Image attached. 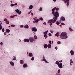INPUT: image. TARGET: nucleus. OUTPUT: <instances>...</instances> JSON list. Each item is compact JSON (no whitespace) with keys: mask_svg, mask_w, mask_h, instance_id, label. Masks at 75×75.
Returning <instances> with one entry per match:
<instances>
[{"mask_svg":"<svg viewBox=\"0 0 75 75\" xmlns=\"http://www.w3.org/2000/svg\"><path fill=\"white\" fill-rule=\"evenodd\" d=\"M40 21V20L39 19H37L35 21H33V23H37L38 22Z\"/></svg>","mask_w":75,"mask_h":75,"instance_id":"obj_13","label":"nucleus"},{"mask_svg":"<svg viewBox=\"0 0 75 75\" xmlns=\"http://www.w3.org/2000/svg\"><path fill=\"white\" fill-rule=\"evenodd\" d=\"M60 22H59V21H57L56 22V24L57 25H59V24H60Z\"/></svg>","mask_w":75,"mask_h":75,"instance_id":"obj_21","label":"nucleus"},{"mask_svg":"<svg viewBox=\"0 0 75 75\" xmlns=\"http://www.w3.org/2000/svg\"><path fill=\"white\" fill-rule=\"evenodd\" d=\"M44 36V37H45V39H46V38H47L48 37V36H47V34H45Z\"/></svg>","mask_w":75,"mask_h":75,"instance_id":"obj_25","label":"nucleus"},{"mask_svg":"<svg viewBox=\"0 0 75 75\" xmlns=\"http://www.w3.org/2000/svg\"><path fill=\"white\" fill-rule=\"evenodd\" d=\"M33 8V6L31 5L29 6V10H31V9H32V8Z\"/></svg>","mask_w":75,"mask_h":75,"instance_id":"obj_15","label":"nucleus"},{"mask_svg":"<svg viewBox=\"0 0 75 75\" xmlns=\"http://www.w3.org/2000/svg\"><path fill=\"white\" fill-rule=\"evenodd\" d=\"M42 10V8H40V11H41Z\"/></svg>","mask_w":75,"mask_h":75,"instance_id":"obj_35","label":"nucleus"},{"mask_svg":"<svg viewBox=\"0 0 75 75\" xmlns=\"http://www.w3.org/2000/svg\"><path fill=\"white\" fill-rule=\"evenodd\" d=\"M56 1L57 0H53V1L54 2H55V1Z\"/></svg>","mask_w":75,"mask_h":75,"instance_id":"obj_62","label":"nucleus"},{"mask_svg":"<svg viewBox=\"0 0 75 75\" xmlns=\"http://www.w3.org/2000/svg\"><path fill=\"white\" fill-rule=\"evenodd\" d=\"M14 57V58L13 59V60H15V59H16V57Z\"/></svg>","mask_w":75,"mask_h":75,"instance_id":"obj_45","label":"nucleus"},{"mask_svg":"<svg viewBox=\"0 0 75 75\" xmlns=\"http://www.w3.org/2000/svg\"><path fill=\"white\" fill-rule=\"evenodd\" d=\"M49 36H51L52 35H51V33H49Z\"/></svg>","mask_w":75,"mask_h":75,"instance_id":"obj_44","label":"nucleus"},{"mask_svg":"<svg viewBox=\"0 0 75 75\" xmlns=\"http://www.w3.org/2000/svg\"><path fill=\"white\" fill-rule=\"evenodd\" d=\"M34 38L36 39H37L38 38L37 36H36V35H34Z\"/></svg>","mask_w":75,"mask_h":75,"instance_id":"obj_30","label":"nucleus"},{"mask_svg":"<svg viewBox=\"0 0 75 75\" xmlns=\"http://www.w3.org/2000/svg\"><path fill=\"white\" fill-rule=\"evenodd\" d=\"M10 63L11 65H12V66H14V63H13V62H10Z\"/></svg>","mask_w":75,"mask_h":75,"instance_id":"obj_16","label":"nucleus"},{"mask_svg":"<svg viewBox=\"0 0 75 75\" xmlns=\"http://www.w3.org/2000/svg\"><path fill=\"white\" fill-rule=\"evenodd\" d=\"M27 67H28V66L27 64L25 63V64L23 65V68H27Z\"/></svg>","mask_w":75,"mask_h":75,"instance_id":"obj_10","label":"nucleus"},{"mask_svg":"<svg viewBox=\"0 0 75 75\" xmlns=\"http://www.w3.org/2000/svg\"><path fill=\"white\" fill-rule=\"evenodd\" d=\"M55 9H56V7H55L53 9H52V12H54V11L55 10Z\"/></svg>","mask_w":75,"mask_h":75,"instance_id":"obj_22","label":"nucleus"},{"mask_svg":"<svg viewBox=\"0 0 75 75\" xmlns=\"http://www.w3.org/2000/svg\"><path fill=\"white\" fill-rule=\"evenodd\" d=\"M7 34V33H6V32H5V33H4V34L5 35H6V34Z\"/></svg>","mask_w":75,"mask_h":75,"instance_id":"obj_54","label":"nucleus"},{"mask_svg":"<svg viewBox=\"0 0 75 75\" xmlns=\"http://www.w3.org/2000/svg\"><path fill=\"white\" fill-rule=\"evenodd\" d=\"M32 31H35V32H37V29L35 27H33L32 28Z\"/></svg>","mask_w":75,"mask_h":75,"instance_id":"obj_6","label":"nucleus"},{"mask_svg":"<svg viewBox=\"0 0 75 75\" xmlns=\"http://www.w3.org/2000/svg\"><path fill=\"white\" fill-rule=\"evenodd\" d=\"M2 28H3V26L1 25H0V30H1L2 29Z\"/></svg>","mask_w":75,"mask_h":75,"instance_id":"obj_32","label":"nucleus"},{"mask_svg":"<svg viewBox=\"0 0 75 75\" xmlns=\"http://www.w3.org/2000/svg\"><path fill=\"white\" fill-rule=\"evenodd\" d=\"M63 1H64L65 4L67 3V6H69V0H62Z\"/></svg>","mask_w":75,"mask_h":75,"instance_id":"obj_4","label":"nucleus"},{"mask_svg":"<svg viewBox=\"0 0 75 75\" xmlns=\"http://www.w3.org/2000/svg\"><path fill=\"white\" fill-rule=\"evenodd\" d=\"M31 59V60H32V61H34V57H32Z\"/></svg>","mask_w":75,"mask_h":75,"instance_id":"obj_36","label":"nucleus"},{"mask_svg":"<svg viewBox=\"0 0 75 75\" xmlns=\"http://www.w3.org/2000/svg\"><path fill=\"white\" fill-rule=\"evenodd\" d=\"M11 18H14V16H10Z\"/></svg>","mask_w":75,"mask_h":75,"instance_id":"obj_39","label":"nucleus"},{"mask_svg":"<svg viewBox=\"0 0 75 75\" xmlns=\"http://www.w3.org/2000/svg\"><path fill=\"white\" fill-rule=\"evenodd\" d=\"M47 45L45 44L44 45V47L46 49L47 48Z\"/></svg>","mask_w":75,"mask_h":75,"instance_id":"obj_26","label":"nucleus"},{"mask_svg":"<svg viewBox=\"0 0 75 75\" xmlns=\"http://www.w3.org/2000/svg\"><path fill=\"white\" fill-rule=\"evenodd\" d=\"M24 42H30V40L29 39H24Z\"/></svg>","mask_w":75,"mask_h":75,"instance_id":"obj_12","label":"nucleus"},{"mask_svg":"<svg viewBox=\"0 0 75 75\" xmlns=\"http://www.w3.org/2000/svg\"><path fill=\"white\" fill-rule=\"evenodd\" d=\"M0 44H1V45H3V42H1L0 43Z\"/></svg>","mask_w":75,"mask_h":75,"instance_id":"obj_53","label":"nucleus"},{"mask_svg":"<svg viewBox=\"0 0 75 75\" xmlns=\"http://www.w3.org/2000/svg\"><path fill=\"white\" fill-rule=\"evenodd\" d=\"M36 19H37V18L36 17L33 18V20H36Z\"/></svg>","mask_w":75,"mask_h":75,"instance_id":"obj_56","label":"nucleus"},{"mask_svg":"<svg viewBox=\"0 0 75 75\" xmlns=\"http://www.w3.org/2000/svg\"><path fill=\"white\" fill-rule=\"evenodd\" d=\"M6 32H7V33H10V30L9 29H7L6 30Z\"/></svg>","mask_w":75,"mask_h":75,"instance_id":"obj_23","label":"nucleus"},{"mask_svg":"<svg viewBox=\"0 0 75 75\" xmlns=\"http://www.w3.org/2000/svg\"><path fill=\"white\" fill-rule=\"evenodd\" d=\"M43 24H44V25H46V23L45 22H44Z\"/></svg>","mask_w":75,"mask_h":75,"instance_id":"obj_57","label":"nucleus"},{"mask_svg":"<svg viewBox=\"0 0 75 75\" xmlns=\"http://www.w3.org/2000/svg\"><path fill=\"white\" fill-rule=\"evenodd\" d=\"M10 23V22L9 21H6V24H8Z\"/></svg>","mask_w":75,"mask_h":75,"instance_id":"obj_31","label":"nucleus"},{"mask_svg":"<svg viewBox=\"0 0 75 75\" xmlns=\"http://www.w3.org/2000/svg\"><path fill=\"white\" fill-rule=\"evenodd\" d=\"M55 64H56L58 65L59 64V62L57 61L55 62Z\"/></svg>","mask_w":75,"mask_h":75,"instance_id":"obj_28","label":"nucleus"},{"mask_svg":"<svg viewBox=\"0 0 75 75\" xmlns=\"http://www.w3.org/2000/svg\"><path fill=\"white\" fill-rule=\"evenodd\" d=\"M61 24H62V25H65V23H61Z\"/></svg>","mask_w":75,"mask_h":75,"instance_id":"obj_43","label":"nucleus"},{"mask_svg":"<svg viewBox=\"0 0 75 75\" xmlns=\"http://www.w3.org/2000/svg\"><path fill=\"white\" fill-rule=\"evenodd\" d=\"M49 43L50 44H51V41H49Z\"/></svg>","mask_w":75,"mask_h":75,"instance_id":"obj_58","label":"nucleus"},{"mask_svg":"<svg viewBox=\"0 0 75 75\" xmlns=\"http://www.w3.org/2000/svg\"><path fill=\"white\" fill-rule=\"evenodd\" d=\"M11 27H15V25H11Z\"/></svg>","mask_w":75,"mask_h":75,"instance_id":"obj_46","label":"nucleus"},{"mask_svg":"<svg viewBox=\"0 0 75 75\" xmlns=\"http://www.w3.org/2000/svg\"><path fill=\"white\" fill-rule=\"evenodd\" d=\"M20 27H21V28H23V27H24V25H21Z\"/></svg>","mask_w":75,"mask_h":75,"instance_id":"obj_50","label":"nucleus"},{"mask_svg":"<svg viewBox=\"0 0 75 75\" xmlns=\"http://www.w3.org/2000/svg\"><path fill=\"white\" fill-rule=\"evenodd\" d=\"M69 30H70V31H74V30H72V28H71L70 27L69 28Z\"/></svg>","mask_w":75,"mask_h":75,"instance_id":"obj_29","label":"nucleus"},{"mask_svg":"<svg viewBox=\"0 0 75 75\" xmlns=\"http://www.w3.org/2000/svg\"><path fill=\"white\" fill-rule=\"evenodd\" d=\"M53 43H54V42L53 41H52V44H53Z\"/></svg>","mask_w":75,"mask_h":75,"instance_id":"obj_64","label":"nucleus"},{"mask_svg":"<svg viewBox=\"0 0 75 75\" xmlns=\"http://www.w3.org/2000/svg\"><path fill=\"white\" fill-rule=\"evenodd\" d=\"M15 11L17 13H18L20 12V10L18 9L16 10Z\"/></svg>","mask_w":75,"mask_h":75,"instance_id":"obj_27","label":"nucleus"},{"mask_svg":"<svg viewBox=\"0 0 75 75\" xmlns=\"http://www.w3.org/2000/svg\"><path fill=\"white\" fill-rule=\"evenodd\" d=\"M29 40L31 42H34L35 39L34 38L30 37L29 38Z\"/></svg>","mask_w":75,"mask_h":75,"instance_id":"obj_5","label":"nucleus"},{"mask_svg":"<svg viewBox=\"0 0 75 75\" xmlns=\"http://www.w3.org/2000/svg\"><path fill=\"white\" fill-rule=\"evenodd\" d=\"M60 19H61V20H62V21H65V18H64L63 16L61 17Z\"/></svg>","mask_w":75,"mask_h":75,"instance_id":"obj_8","label":"nucleus"},{"mask_svg":"<svg viewBox=\"0 0 75 75\" xmlns=\"http://www.w3.org/2000/svg\"><path fill=\"white\" fill-rule=\"evenodd\" d=\"M45 60H46L45 59H43L44 61H45Z\"/></svg>","mask_w":75,"mask_h":75,"instance_id":"obj_60","label":"nucleus"},{"mask_svg":"<svg viewBox=\"0 0 75 75\" xmlns=\"http://www.w3.org/2000/svg\"><path fill=\"white\" fill-rule=\"evenodd\" d=\"M55 49H56V50H57V49H58V47H55Z\"/></svg>","mask_w":75,"mask_h":75,"instance_id":"obj_52","label":"nucleus"},{"mask_svg":"<svg viewBox=\"0 0 75 75\" xmlns=\"http://www.w3.org/2000/svg\"><path fill=\"white\" fill-rule=\"evenodd\" d=\"M58 74H60V70L59 69L58 70Z\"/></svg>","mask_w":75,"mask_h":75,"instance_id":"obj_41","label":"nucleus"},{"mask_svg":"<svg viewBox=\"0 0 75 75\" xmlns=\"http://www.w3.org/2000/svg\"><path fill=\"white\" fill-rule=\"evenodd\" d=\"M55 75H61L60 74H58V73H56Z\"/></svg>","mask_w":75,"mask_h":75,"instance_id":"obj_55","label":"nucleus"},{"mask_svg":"<svg viewBox=\"0 0 75 75\" xmlns=\"http://www.w3.org/2000/svg\"><path fill=\"white\" fill-rule=\"evenodd\" d=\"M4 21L6 22V21H7V19L6 18H5Z\"/></svg>","mask_w":75,"mask_h":75,"instance_id":"obj_40","label":"nucleus"},{"mask_svg":"<svg viewBox=\"0 0 75 75\" xmlns=\"http://www.w3.org/2000/svg\"><path fill=\"white\" fill-rule=\"evenodd\" d=\"M53 20L52 19L49 20L48 21V23H54L56 22L57 20L58 19L53 18Z\"/></svg>","mask_w":75,"mask_h":75,"instance_id":"obj_3","label":"nucleus"},{"mask_svg":"<svg viewBox=\"0 0 75 75\" xmlns=\"http://www.w3.org/2000/svg\"><path fill=\"white\" fill-rule=\"evenodd\" d=\"M50 32H51V33H54V31H52V30H50Z\"/></svg>","mask_w":75,"mask_h":75,"instance_id":"obj_48","label":"nucleus"},{"mask_svg":"<svg viewBox=\"0 0 75 75\" xmlns=\"http://www.w3.org/2000/svg\"><path fill=\"white\" fill-rule=\"evenodd\" d=\"M31 15L32 16H33V13H31Z\"/></svg>","mask_w":75,"mask_h":75,"instance_id":"obj_59","label":"nucleus"},{"mask_svg":"<svg viewBox=\"0 0 75 75\" xmlns=\"http://www.w3.org/2000/svg\"><path fill=\"white\" fill-rule=\"evenodd\" d=\"M29 57H33V54H32V53H30L29 54Z\"/></svg>","mask_w":75,"mask_h":75,"instance_id":"obj_24","label":"nucleus"},{"mask_svg":"<svg viewBox=\"0 0 75 75\" xmlns=\"http://www.w3.org/2000/svg\"><path fill=\"white\" fill-rule=\"evenodd\" d=\"M73 61H72V59H70V65H72L71 64H73Z\"/></svg>","mask_w":75,"mask_h":75,"instance_id":"obj_19","label":"nucleus"},{"mask_svg":"<svg viewBox=\"0 0 75 75\" xmlns=\"http://www.w3.org/2000/svg\"><path fill=\"white\" fill-rule=\"evenodd\" d=\"M47 34V31L44 33V34Z\"/></svg>","mask_w":75,"mask_h":75,"instance_id":"obj_38","label":"nucleus"},{"mask_svg":"<svg viewBox=\"0 0 75 75\" xmlns=\"http://www.w3.org/2000/svg\"><path fill=\"white\" fill-rule=\"evenodd\" d=\"M39 19L40 20H41L42 21V20H43V18H42V17L40 18Z\"/></svg>","mask_w":75,"mask_h":75,"instance_id":"obj_37","label":"nucleus"},{"mask_svg":"<svg viewBox=\"0 0 75 75\" xmlns=\"http://www.w3.org/2000/svg\"><path fill=\"white\" fill-rule=\"evenodd\" d=\"M31 13L30 12H28V14H30V13Z\"/></svg>","mask_w":75,"mask_h":75,"instance_id":"obj_63","label":"nucleus"},{"mask_svg":"<svg viewBox=\"0 0 75 75\" xmlns=\"http://www.w3.org/2000/svg\"><path fill=\"white\" fill-rule=\"evenodd\" d=\"M52 14L53 15H54V16L53 18H56V19H58V17H59V13H58V12L57 11H56L55 13L54 12H52Z\"/></svg>","mask_w":75,"mask_h":75,"instance_id":"obj_2","label":"nucleus"},{"mask_svg":"<svg viewBox=\"0 0 75 75\" xmlns=\"http://www.w3.org/2000/svg\"><path fill=\"white\" fill-rule=\"evenodd\" d=\"M56 11H58L59 10V8H58L56 7V8L55 9Z\"/></svg>","mask_w":75,"mask_h":75,"instance_id":"obj_33","label":"nucleus"},{"mask_svg":"<svg viewBox=\"0 0 75 75\" xmlns=\"http://www.w3.org/2000/svg\"><path fill=\"white\" fill-rule=\"evenodd\" d=\"M2 32H4V28H3L2 30Z\"/></svg>","mask_w":75,"mask_h":75,"instance_id":"obj_42","label":"nucleus"},{"mask_svg":"<svg viewBox=\"0 0 75 75\" xmlns=\"http://www.w3.org/2000/svg\"><path fill=\"white\" fill-rule=\"evenodd\" d=\"M24 27L25 28H28L29 26H28V25H26L24 26Z\"/></svg>","mask_w":75,"mask_h":75,"instance_id":"obj_14","label":"nucleus"},{"mask_svg":"<svg viewBox=\"0 0 75 75\" xmlns=\"http://www.w3.org/2000/svg\"><path fill=\"white\" fill-rule=\"evenodd\" d=\"M47 47L48 48H51V45L50 44H49L47 45Z\"/></svg>","mask_w":75,"mask_h":75,"instance_id":"obj_20","label":"nucleus"},{"mask_svg":"<svg viewBox=\"0 0 75 75\" xmlns=\"http://www.w3.org/2000/svg\"><path fill=\"white\" fill-rule=\"evenodd\" d=\"M57 43L58 44H61V42H60V41H59L57 42Z\"/></svg>","mask_w":75,"mask_h":75,"instance_id":"obj_34","label":"nucleus"},{"mask_svg":"<svg viewBox=\"0 0 75 75\" xmlns=\"http://www.w3.org/2000/svg\"><path fill=\"white\" fill-rule=\"evenodd\" d=\"M58 67L59 68H62V63L59 64L58 65Z\"/></svg>","mask_w":75,"mask_h":75,"instance_id":"obj_7","label":"nucleus"},{"mask_svg":"<svg viewBox=\"0 0 75 75\" xmlns=\"http://www.w3.org/2000/svg\"><path fill=\"white\" fill-rule=\"evenodd\" d=\"M50 25L51 27H52V23H50Z\"/></svg>","mask_w":75,"mask_h":75,"instance_id":"obj_47","label":"nucleus"},{"mask_svg":"<svg viewBox=\"0 0 75 75\" xmlns=\"http://www.w3.org/2000/svg\"><path fill=\"white\" fill-rule=\"evenodd\" d=\"M59 62H62V60H61L60 61H59Z\"/></svg>","mask_w":75,"mask_h":75,"instance_id":"obj_51","label":"nucleus"},{"mask_svg":"<svg viewBox=\"0 0 75 75\" xmlns=\"http://www.w3.org/2000/svg\"><path fill=\"white\" fill-rule=\"evenodd\" d=\"M17 3H16L15 4H11V7H14V6H17Z\"/></svg>","mask_w":75,"mask_h":75,"instance_id":"obj_9","label":"nucleus"},{"mask_svg":"<svg viewBox=\"0 0 75 75\" xmlns=\"http://www.w3.org/2000/svg\"><path fill=\"white\" fill-rule=\"evenodd\" d=\"M55 36H57V37H59V32H57V33L55 34Z\"/></svg>","mask_w":75,"mask_h":75,"instance_id":"obj_17","label":"nucleus"},{"mask_svg":"<svg viewBox=\"0 0 75 75\" xmlns=\"http://www.w3.org/2000/svg\"><path fill=\"white\" fill-rule=\"evenodd\" d=\"M70 53L71 55H74V52L72 50H71L70 51Z\"/></svg>","mask_w":75,"mask_h":75,"instance_id":"obj_11","label":"nucleus"},{"mask_svg":"<svg viewBox=\"0 0 75 75\" xmlns=\"http://www.w3.org/2000/svg\"><path fill=\"white\" fill-rule=\"evenodd\" d=\"M20 63L21 64H24V62L22 60H21L20 61Z\"/></svg>","mask_w":75,"mask_h":75,"instance_id":"obj_18","label":"nucleus"},{"mask_svg":"<svg viewBox=\"0 0 75 75\" xmlns=\"http://www.w3.org/2000/svg\"><path fill=\"white\" fill-rule=\"evenodd\" d=\"M45 62H46V63H47V62H47V61L46 60H45Z\"/></svg>","mask_w":75,"mask_h":75,"instance_id":"obj_61","label":"nucleus"},{"mask_svg":"<svg viewBox=\"0 0 75 75\" xmlns=\"http://www.w3.org/2000/svg\"><path fill=\"white\" fill-rule=\"evenodd\" d=\"M21 14V11H20L18 13V14Z\"/></svg>","mask_w":75,"mask_h":75,"instance_id":"obj_49","label":"nucleus"},{"mask_svg":"<svg viewBox=\"0 0 75 75\" xmlns=\"http://www.w3.org/2000/svg\"><path fill=\"white\" fill-rule=\"evenodd\" d=\"M60 37L62 39H66L68 38L67 34L65 32H62L60 35Z\"/></svg>","mask_w":75,"mask_h":75,"instance_id":"obj_1","label":"nucleus"}]
</instances>
